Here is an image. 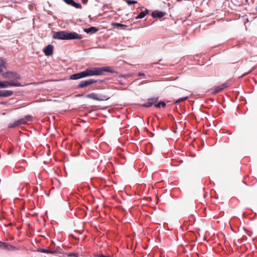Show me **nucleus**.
<instances>
[{
    "label": "nucleus",
    "instance_id": "obj_17",
    "mask_svg": "<svg viewBox=\"0 0 257 257\" xmlns=\"http://www.w3.org/2000/svg\"><path fill=\"white\" fill-rule=\"evenodd\" d=\"M3 67H5V61L2 58H0V73L3 71Z\"/></svg>",
    "mask_w": 257,
    "mask_h": 257
},
{
    "label": "nucleus",
    "instance_id": "obj_21",
    "mask_svg": "<svg viewBox=\"0 0 257 257\" xmlns=\"http://www.w3.org/2000/svg\"><path fill=\"white\" fill-rule=\"evenodd\" d=\"M125 2L128 5L130 6L131 5L136 4L137 3L136 1L133 0H125Z\"/></svg>",
    "mask_w": 257,
    "mask_h": 257
},
{
    "label": "nucleus",
    "instance_id": "obj_11",
    "mask_svg": "<svg viewBox=\"0 0 257 257\" xmlns=\"http://www.w3.org/2000/svg\"><path fill=\"white\" fill-rule=\"evenodd\" d=\"M67 5H71L76 9H81L82 6L80 4L75 2L73 0H63Z\"/></svg>",
    "mask_w": 257,
    "mask_h": 257
},
{
    "label": "nucleus",
    "instance_id": "obj_31",
    "mask_svg": "<svg viewBox=\"0 0 257 257\" xmlns=\"http://www.w3.org/2000/svg\"><path fill=\"white\" fill-rule=\"evenodd\" d=\"M98 256V257H109V256H105V255H104L103 254L99 255Z\"/></svg>",
    "mask_w": 257,
    "mask_h": 257
},
{
    "label": "nucleus",
    "instance_id": "obj_4",
    "mask_svg": "<svg viewBox=\"0 0 257 257\" xmlns=\"http://www.w3.org/2000/svg\"><path fill=\"white\" fill-rule=\"evenodd\" d=\"M97 82V80L94 79H90L86 80L81 81L77 85V88H82Z\"/></svg>",
    "mask_w": 257,
    "mask_h": 257
},
{
    "label": "nucleus",
    "instance_id": "obj_15",
    "mask_svg": "<svg viewBox=\"0 0 257 257\" xmlns=\"http://www.w3.org/2000/svg\"><path fill=\"white\" fill-rule=\"evenodd\" d=\"M149 11L146 9L145 11L141 12L136 18V19H143L148 14Z\"/></svg>",
    "mask_w": 257,
    "mask_h": 257
},
{
    "label": "nucleus",
    "instance_id": "obj_3",
    "mask_svg": "<svg viewBox=\"0 0 257 257\" xmlns=\"http://www.w3.org/2000/svg\"><path fill=\"white\" fill-rule=\"evenodd\" d=\"M22 86V85L21 83L18 82H15L12 80L10 81H5L4 82H0V88H7L9 86Z\"/></svg>",
    "mask_w": 257,
    "mask_h": 257
},
{
    "label": "nucleus",
    "instance_id": "obj_27",
    "mask_svg": "<svg viewBox=\"0 0 257 257\" xmlns=\"http://www.w3.org/2000/svg\"><path fill=\"white\" fill-rule=\"evenodd\" d=\"M24 119L25 120V122H27V121H30L32 119V116L31 115H27L24 117Z\"/></svg>",
    "mask_w": 257,
    "mask_h": 257
},
{
    "label": "nucleus",
    "instance_id": "obj_13",
    "mask_svg": "<svg viewBox=\"0 0 257 257\" xmlns=\"http://www.w3.org/2000/svg\"><path fill=\"white\" fill-rule=\"evenodd\" d=\"M165 13L160 12L158 11H154L152 14V16L153 18H161L163 17L165 15Z\"/></svg>",
    "mask_w": 257,
    "mask_h": 257
},
{
    "label": "nucleus",
    "instance_id": "obj_12",
    "mask_svg": "<svg viewBox=\"0 0 257 257\" xmlns=\"http://www.w3.org/2000/svg\"><path fill=\"white\" fill-rule=\"evenodd\" d=\"M13 94V91L12 90H0V97H9Z\"/></svg>",
    "mask_w": 257,
    "mask_h": 257
},
{
    "label": "nucleus",
    "instance_id": "obj_25",
    "mask_svg": "<svg viewBox=\"0 0 257 257\" xmlns=\"http://www.w3.org/2000/svg\"><path fill=\"white\" fill-rule=\"evenodd\" d=\"M10 75V72H7L6 73H2V76L5 78H9Z\"/></svg>",
    "mask_w": 257,
    "mask_h": 257
},
{
    "label": "nucleus",
    "instance_id": "obj_28",
    "mask_svg": "<svg viewBox=\"0 0 257 257\" xmlns=\"http://www.w3.org/2000/svg\"><path fill=\"white\" fill-rule=\"evenodd\" d=\"M67 256H69V257H77L78 256L77 254L75 253H69L67 255Z\"/></svg>",
    "mask_w": 257,
    "mask_h": 257
},
{
    "label": "nucleus",
    "instance_id": "obj_24",
    "mask_svg": "<svg viewBox=\"0 0 257 257\" xmlns=\"http://www.w3.org/2000/svg\"><path fill=\"white\" fill-rule=\"evenodd\" d=\"M112 26L115 27L119 28V27H125V25L119 24V23H114L112 24Z\"/></svg>",
    "mask_w": 257,
    "mask_h": 257
},
{
    "label": "nucleus",
    "instance_id": "obj_10",
    "mask_svg": "<svg viewBox=\"0 0 257 257\" xmlns=\"http://www.w3.org/2000/svg\"><path fill=\"white\" fill-rule=\"evenodd\" d=\"M158 100L157 97H154L148 99L147 102L143 105V106L146 107H149L152 106L154 104L156 103Z\"/></svg>",
    "mask_w": 257,
    "mask_h": 257
},
{
    "label": "nucleus",
    "instance_id": "obj_14",
    "mask_svg": "<svg viewBox=\"0 0 257 257\" xmlns=\"http://www.w3.org/2000/svg\"><path fill=\"white\" fill-rule=\"evenodd\" d=\"M9 79H15V80H19L21 79V77H20V75L17 73L13 72H10Z\"/></svg>",
    "mask_w": 257,
    "mask_h": 257
},
{
    "label": "nucleus",
    "instance_id": "obj_30",
    "mask_svg": "<svg viewBox=\"0 0 257 257\" xmlns=\"http://www.w3.org/2000/svg\"><path fill=\"white\" fill-rule=\"evenodd\" d=\"M88 0H81V2L83 4H86L88 2Z\"/></svg>",
    "mask_w": 257,
    "mask_h": 257
},
{
    "label": "nucleus",
    "instance_id": "obj_20",
    "mask_svg": "<svg viewBox=\"0 0 257 257\" xmlns=\"http://www.w3.org/2000/svg\"><path fill=\"white\" fill-rule=\"evenodd\" d=\"M161 105L162 107H165L166 105V104L164 101H160V102L155 104V106L157 108H160Z\"/></svg>",
    "mask_w": 257,
    "mask_h": 257
},
{
    "label": "nucleus",
    "instance_id": "obj_16",
    "mask_svg": "<svg viewBox=\"0 0 257 257\" xmlns=\"http://www.w3.org/2000/svg\"><path fill=\"white\" fill-rule=\"evenodd\" d=\"M39 251L40 252H43V253H51V254H54L56 252V251H55V250L52 251L51 250L44 249V248H40L39 249Z\"/></svg>",
    "mask_w": 257,
    "mask_h": 257
},
{
    "label": "nucleus",
    "instance_id": "obj_8",
    "mask_svg": "<svg viewBox=\"0 0 257 257\" xmlns=\"http://www.w3.org/2000/svg\"><path fill=\"white\" fill-rule=\"evenodd\" d=\"M229 86V84L228 82H225L220 86H216L215 87L214 91H213V94H215L222 90L225 88H226Z\"/></svg>",
    "mask_w": 257,
    "mask_h": 257
},
{
    "label": "nucleus",
    "instance_id": "obj_29",
    "mask_svg": "<svg viewBox=\"0 0 257 257\" xmlns=\"http://www.w3.org/2000/svg\"><path fill=\"white\" fill-rule=\"evenodd\" d=\"M138 76H145V74L144 73H142V72H139L138 73Z\"/></svg>",
    "mask_w": 257,
    "mask_h": 257
},
{
    "label": "nucleus",
    "instance_id": "obj_6",
    "mask_svg": "<svg viewBox=\"0 0 257 257\" xmlns=\"http://www.w3.org/2000/svg\"><path fill=\"white\" fill-rule=\"evenodd\" d=\"M53 38L58 40H66V31L55 32L53 35Z\"/></svg>",
    "mask_w": 257,
    "mask_h": 257
},
{
    "label": "nucleus",
    "instance_id": "obj_22",
    "mask_svg": "<svg viewBox=\"0 0 257 257\" xmlns=\"http://www.w3.org/2000/svg\"><path fill=\"white\" fill-rule=\"evenodd\" d=\"M18 123L17 124H19V125L24 124H25L26 122H25V120L24 118H22L19 120H17Z\"/></svg>",
    "mask_w": 257,
    "mask_h": 257
},
{
    "label": "nucleus",
    "instance_id": "obj_23",
    "mask_svg": "<svg viewBox=\"0 0 257 257\" xmlns=\"http://www.w3.org/2000/svg\"><path fill=\"white\" fill-rule=\"evenodd\" d=\"M18 123L17 124H19V125L24 124H25L26 122H25V120L24 118H22L19 120H17Z\"/></svg>",
    "mask_w": 257,
    "mask_h": 257
},
{
    "label": "nucleus",
    "instance_id": "obj_7",
    "mask_svg": "<svg viewBox=\"0 0 257 257\" xmlns=\"http://www.w3.org/2000/svg\"><path fill=\"white\" fill-rule=\"evenodd\" d=\"M0 248L8 250H13L16 249V247L7 242L0 241Z\"/></svg>",
    "mask_w": 257,
    "mask_h": 257
},
{
    "label": "nucleus",
    "instance_id": "obj_5",
    "mask_svg": "<svg viewBox=\"0 0 257 257\" xmlns=\"http://www.w3.org/2000/svg\"><path fill=\"white\" fill-rule=\"evenodd\" d=\"M82 36L74 32L66 31V40H80Z\"/></svg>",
    "mask_w": 257,
    "mask_h": 257
},
{
    "label": "nucleus",
    "instance_id": "obj_2",
    "mask_svg": "<svg viewBox=\"0 0 257 257\" xmlns=\"http://www.w3.org/2000/svg\"><path fill=\"white\" fill-rule=\"evenodd\" d=\"M86 97L88 98L92 99L93 100L97 101L106 100L110 98L108 95L104 94H100L99 95H98L95 93H91L89 94H87L86 95Z\"/></svg>",
    "mask_w": 257,
    "mask_h": 257
},
{
    "label": "nucleus",
    "instance_id": "obj_1",
    "mask_svg": "<svg viewBox=\"0 0 257 257\" xmlns=\"http://www.w3.org/2000/svg\"><path fill=\"white\" fill-rule=\"evenodd\" d=\"M103 72H112L109 68H92L91 69H87L82 72L72 74L70 76V78L71 80H76L86 77L101 75Z\"/></svg>",
    "mask_w": 257,
    "mask_h": 257
},
{
    "label": "nucleus",
    "instance_id": "obj_9",
    "mask_svg": "<svg viewBox=\"0 0 257 257\" xmlns=\"http://www.w3.org/2000/svg\"><path fill=\"white\" fill-rule=\"evenodd\" d=\"M53 46L52 45H48L43 50V52L46 56H50L53 52Z\"/></svg>",
    "mask_w": 257,
    "mask_h": 257
},
{
    "label": "nucleus",
    "instance_id": "obj_26",
    "mask_svg": "<svg viewBox=\"0 0 257 257\" xmlns=\"http://www.w3.org/2000/svg\"><path fill=\"white\" fill-rule=\"evenodd\" d=\"M17 123H18L17 121H15L14 123H10L9 127L12 128V127H15L19 125V124H17Z\"/></svg>",
    "mask_w": 257,
    "mask_h": 257
},
{
    "label": "nucleus",
    "instance_id": "obj_19",
    "mask_svg": "<svg viewBox=\"0 0 257 257\" xmlns=\"http://www.w3.org/2000/svg\"><path fill=\"white\" fill-rule=\"evenodd\" d=\"M188 99V96H185V97H182V98H180L179 99H177L175 102H174V103L175 104H178V103H179L183 101H185L187 99Z\"/></svg>",
    "mask_w": 257,
    "mask_h": 257
},
{
    "label": "nucleus",
    "instance_id": "obj_18",
    "mask_svg": "<svg viewBox=\"0 0 257 257\" xmlns=\"http://www.w3.org/2000/svg\"><path fill=\"white\" fill-rule=\"evenodd\" d=\"M98 29H96L95 27H91L89 28H88V29H86L85 31L87 33H95L97 31Z\"/></svg>",
    "mask_w": 257,
    "mask_h": 257
}]
</instances>
